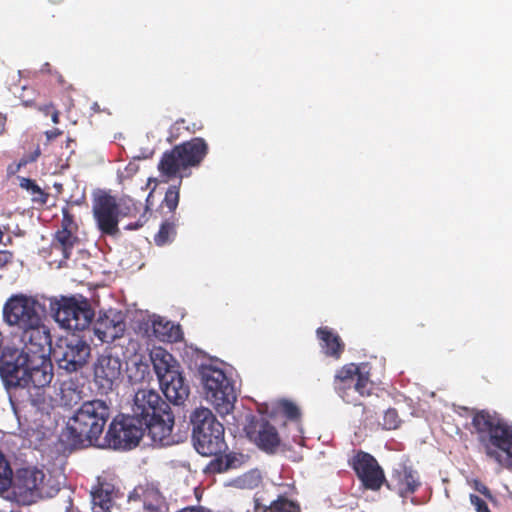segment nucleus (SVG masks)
<instances>
[{"mask_svg":"<svg viewBox=\"0 0 512 512\" xmlns=\"http://www.w3.org/2000/svg\"><path fill=\"white\" fill-rule=\"evenodd\" d=\"M52 310L56 322L70 331L86 329L94 317L90 303L84 298H62L52 305Z\"/></svg>","mask_w":512,"mask_h":512,"instance_id":"8","label":"nucleus"},{"mask_svg":"<svg viewBox=\"0 0 512 512\" xmlns=\"http://www.w3.org/2000/svg\"><path fill=\"white\" fill-rule=\"evenodd\" d=\"M398 481V489L401 496L413 493L419 486L418 478L412 470L403 467L395 473Z\"/></svg>","mask_w":512,"mask_h":512,"instance_id":"28","label":"nucleus"},{"mask_svg":"<svg viewBox=\"0 0 512 512\" xmlns=\"http://www.w3.org/2000/svg\"><path fill=\"white\" fill-rule=\"evenodd\" d=\"M118 207L120 216H132L140 211L142 204L135 202L130 197H123L120 199Z\"/></svg>","mask_w":512,"mask_h":512,"instance_id":"34","label":"nucleus"},{"mask_svg":"<svg viewBox=\"0 0 512 512\" xmlns=\"http://www.w3.org/2000/svg\"><path fill=\"white\" fill-rule=\"evenodd\" d=\"M22 348H6L0 356V377L7 389L48 386L54 376L51 346L22 343Z\"/></svg>","mask_w":512,"mask_h":512,"instance_id":"1","label":"nucleus"},{"mask_svg":"<svg viewBox=\"0 0 512 512\" xmlns=\"http://www.w3.org/2000/svg\"><path fill=\"white\" fill-rule=\"evenodd\" d=\"M400 419L395 409H388L383 417V428L387 430L396 429L399 427Z\"/></svg>","mask_w":512,"mask_h":512,"instance_id":"37","label":"nucleus"},{"mask_svg":"<svg viewBox=\"0 0 512 512\" xmlns=\"http://www.w3.org/2000/svg\"><path fill=\"white\" fill-rule=\"evenodd\" d=\"M110 417V407L103 400L84 402L69 419L66 436L75 447L97 445Z\"/></svg>","mask_w":512,"mask_h":512,"instance_id":"3","label":"nucleus"},{"mask_svg":"<svg viewBox=\"0 0 512 512\" xmlns=\"http://www.w3.org/2000/svg\"><path fill=\"white\" fill-rule=\"evenodd\" d=\"M129 500H141L147 512H168L169 506L159 489L152 484L138 485L129 495Z\"/></svg>","mask_w":512,"mask_h":512,"instance_id":"20","label":"nucleus"},{"mask_svg":"<svg viewBox=\"0 0 512 512\" xmlns=\"http://www.w3.org/2000/svg\"><path fill=\"white\" fill-rule=\"evenodd\" d=\"M481 493L482 496H485L486 498H489L491 501H493L492 495L487 487L482 485Z\"/></svg>","mask_w":512,"mask_h":512,"instance_id":"43","label":"nucleus"},{"mask_svg":"<svg viewBox=\"0 0 512 512\" xmlns=\"http://www.w3.org/2000/svg\"><path fill=\"white\" fill-rule=\"evenodd\" d=\"M240 465L239 458L234 454H228L225 456V458H217L213 460L209 466L208 469L211 472H222L229 468H236Z\"/></svg>","mask_w":512,"mask_h":512,"instance_id":"33","label":"nucleus"},{"mask_svg":"<svg viewBox=\"0 0 512 512\" xmlns=\"http://www.w3.org/2000/svg\"><path fill=\"white\" fill-rule=\"evenodd\" d=\"M39 154H40V150H39V149H37V150L35 151V155H34V157H32V158H31V160H32V161H34V160L39 156Z\"/></svg>","mask_w":512,"mask_h":512,"instance_id":"48","label":"nucleus"},{"mask_svg":"<svg viewBox=\"0 0 512 512\" xmlns=\"http://www.w3.org/2000/svg\"><path fill=\"white\" fill-rule=\"evenodd\" d=\"M60 134H61V131L59 129H54V130H51V131H47L45 133L47 141H50V140L58 137Z\"/></svg>","mask_w":512,"mask_h":512,"instance_id":"42","label":"nucleus"},{"mask_svg":"<svg viewBox=\"0 0 512 512\" xmlns=\"http://www.w3.org/2000/svg\"><path fill=\"white\" fill-rule=\"evenodd\" d=\"M482 431H486L489 442L486 454L502 465L512 464V424L498 414L482 410Z\"/></svg>","mask_w":512,"mask_h":512,"instance_id":"6","label":"nucleus"},{"mask_svg":"<svg viewBox=\"0 0 512 512\" xmlns=\"http://www.w3.org/2000/svg\"><path fill=\"white\" fill-rule=\"evenodd\" d=\"M470 502L474 506L476 512H480V497L477 494H470Z\"/></svg>","mask_w":512,"mask_h":512,"instance_id":"41","label":"nucleus"},{"mask_svg":"<svg viewBox=\"0 0 512 512\" xmlns=\"http://www.w3.org/2000/svg\"><path fill=\"white\" fill-rule=\"evenodd\" d=\"M16 487L19 493L29 494L31 497H52L59 487L50 475L37 468H24L18 471Z\"/></svg>","mask_w":512,"mask_h":512,"instance_id":"12","label":"nucleus"},{"mask_svg":"<svg viewBox=\"0 0 512 512\" xmlns=\"http://www.w3.org/2000/svg\"><path fill=\"white\" fill-rule=\"evenodd\" d=\"M280 408L288 418L295 419L298 417V408L293 403L286 400L281 401Z\"/></svg>","mask_w":512,"mask_h":512,"instance_id":"38","label":"nucleus"},{"mask_svg":"<svg viewBox=\"0 0 512 512\" xmlns=\"http://www.w3.org/2000/svg\"><path fill=\"white\" fill-rule=\"evenodd\" d=\"M179 197V186H171L168 188L165 194L164 203L170 211H174L177 208Z\"/></svg>","mask_w":512,"mask_h":512,"instance_id":"36","label":"nucleus"},{"mask_svg":"<svg viewBox=\"0 0 512 512\" xmlns=\"http://www.w3.org/2000/svg\"><path fill=\"white\" fill-rule=\"evenodd\" d=\"M126 373L131 384L142 383L150 376L149 365L136 355L127 361Z\"/></svg>","mask_w":512,"mask_h":512,"instance_id":"27","label":"nucleus"},{"mask_svg":"<svg viewBox=\"0 0 512 512\" xmlns=\"http://www.w3.org/2000/svg\"><path fill=\"white\" fill-rule=\"evenodd\" d=\"M152 332L156 339L161 342H176L181 338L179 326L160 316H153Z\"/></svg>","mask_w":512,"mask_h":512,"instance_id":"23","label":"nucleus"},{"mask_svg":"<svg viewBox=\"0 0 512 512\" xmlns=\"http://www.w3.org/2000/svg\"><path fill=\"white\" fill-rule=\"evenodd\" d=\"M13 483V470L0 450V494L8 491Z\"/></svg>","mask_w":512,"mask_h":512,"instance_id":"31","label":"nucleus"},{"mask_svg":"<svg viewBox=\"0 0 512 512\" xmlns=\"http://www.w3.org/2000/svg\"><path fill=\"white\" fill-rule=\"evenodd\" d=\"M290 492L284 491L278 495V498L264 510V512H300L297 503L287 498L293 491L292 487H288Z\"/></svg>","mask_w":512,"mask_h":512,"instance_id":"29","label":"nucleus"},{"mask_svg":"<svg viewBox=\"0 0 512 512\" xmlns=\"http://www.w3.org/2000/svg\"><path fill=\"white\" fill-rule=\"evenodd\" d=\"M252 437L256 444L267 452H272L280 442L276 429L268 422L259 423Z\"/></svg>","mask_w":512,"mask_h":512,"instance_id":"24","label":"nucleus"},{"mask_svg":"<svg viewBox=\"0 0 512 512\" xmlns=\"http://www.w3.org/2000/svg\"><path fill=\"white\" fill-rule=\"evenodd\" d=\"M126 329L125 317L121 311L110 309L99 316L94 324L95 336L102 342H113L123 336Z\"/></svg>","mask_w":512,"mask_h":512,"instance_id":"18","label":"nucleus"},{"mask_svg":"<svg viewBox=\"0 0 512 512\" xmlns=\"http://www.w3.org/2000/svg\"><path fill=\"white\" fill-rule=\"evenodd\" d=\"M150 360L153 364L159 383L165 379L167 375H172V372L179 371L176 360L169 352L161 347H155L151 350Z\"/></svg>","mask_w":512,"mask_h":512,"instance_id":"22","label":"nucleus"},{"mask_svg":"<svg viewBox=\"0 0 512 512\" xmlns=\"http://www.w3.org/2000/svg\"><path fill=\"white\" fill-rule=\"evenodd\" d=\"M317 334L321 341V348L324 353L338 358L343 350V343L339 336L328 328H319Z\"/></svg>","mask_w":512,"mask_h":512,"instance_id":"26","label":"nucleus"},{"mask_svg":"<svg viewBox=\"0 0 512 512\" xmlns=\"http://www.w3.org/2000/svg\"><path fill=\"white\" fill-rule=\"evenodd\" d=\"M3 238H4V233L2 232V230L0 229V244H6L4 241H3Z\"/></svg>","mask_w":512,"mask_h":512,"instance_id":"47","label":"nucleus"},{"mask_svg":"<svg viewBox=\"0 0 512 512\" xmlns=\"http://www.w3.org/2000/svg\"><path fill=\"white\" fill-rule=\"evenodd\" d=\"M13 255L9 251H0V268L5 267L12 261Z\"/></svg>","mask_w":512,"mask_h":512,"instance_id":"40","label":"nucleus"},{"mask_svg":"<svg viewBox=\"0 0 512 512\" xmlns=\"http://www.w3.org/2000/svg\"><path fill=\"white\" fill-rule=\"evenodd\" d=\"M262 482V475L259 470H250L230 482V485L239 489H254Z\"/></svg>","mask_w":512,"mask_h":512,"instance_id":"30","label":"nucleus"},{"mask_svg":"<svg viewBox=\"0 0 512 512\" xmlns=\"http://www.w3.org/2000/svg\"><path fill=\"white\" fill-rule=\"evenodd\" d=\"M142 225H143V223L136 222L135 224H129L126 228L128 230H133V229H137V228L141 227Z\"/></svg>","mask_w":512,"mask_h":512,"instance_id":"45","label":"nucleus"},{"mask_svg":"<svg viewBox=\"0 0 512 512\" xmlns=\"http://www.w3.org/2000/svg\"><path fill=\"white\" fill-rule=\"evenodd\" d=\"M93 512H112L114 500L113 487L110 484H101L91 492Z\"/></svg>","mask_w":512,"mask_h":512,"instance_id":"25","label":"nucleus"},{"mask_svg":"<svg viewBox=\"0 0 512 512\" xmlns=\"http://www.w3.org/2000/svg\"><path fill=\"white\" fill-rule=\"evenodd\" d=\"M76 232L77 225L73 217L64 210L61 228L55 233L50 247L52 255L60 256L57 259L59 265L70 257L74 246L78 243Z\"/></svg>","mask_w":512,"mask_h":512,"instance_id":"15","label":"nucleus"},{"mask_svg":"<svg viewBox=\"0 0 512 512\" xmlns=\"http://www.w3.org/2000/svg\"><path fill=\"white\" fill-rule=\"evenodd\" d=\"M200 376L206 400L220 415L229 414L237 398L232 380L222 369L213 365L201 366Z\"/></svg>","mask_w":512,"mask_h":512,"instance_id":"5","label":"nucleus"},{"mask_svg":"<svg viewBox=\"0 0 512 512\" xmlns=\"http://www.w3.org/2000/svg\"><path fill=\"white\" fill-rule=\"evenodd\" d=\"M365 367L356 364H348L338 371L335 377V385L339 395L347 403H357L356 394L360 396L370 395L372 383Z\"/></svg>","mask_w":512,"mask_h":512,"instance_id":"10","label":"nucleus"},{"mask_svg":"<svg viewBox=\"0 0 512 512\" xmlns=\"http://www.w3.org/2000/svg\"><path fill=\"white\" fill-rule=\"evenodd\" d=\"M482 512H491L486 503L482 501Z\"/></svg>","mask_w":512,"mask_h":512,"instance_id":"46","label":"nucleus"},{"mask_svg":"<svg viewBox=\"0 0 512 512\" xmlns=\"http://www.w3.org/2000/svg\"><path fill=\"white\" fill-rule=\"evenodd\" d=\"M477 420H478V416L476 415V416L474 417V419H473V422H474V424H475V426H476V427H477V425H478V424H477Z\"/></svg>","mask_w":512,"mask_h":512,"instance_id":"49","label":"nucleus"},{"mask_svg":"<svg viewBox=\"0 0 512 512\" xmlns=\"http://www.w3.org/2000/svg\"><path fill=\"white\" fill-rule=\"evenodd\" d=\"M143 436V427L135 417L121 415L110 423L104 437V442L99 447H108L115 450L131 449L138 445Z\"/></svg>","mask_w":512,"mask_h":512,"instance_id":"9","label":"nucleus"},{"mask_svg":"<svg viewBox=\"0 0 512 512\" xmlns=\"http://www.w3.org/2000/svg\"><path fill=\"white\" fill-rule=\"evenodd\" d=\"M207 153V145L201 138L175 146L165 152L158 164V170L165 182L176 177L181 170L191 166H197Z\"/></svg>","mask_w":512,"mask_h":512,"instance_id":"7","label":"nucleus"},{"mask_svg":"<svg viewBox=\"0 0 512 512\" xmlns=\"http://www.w3.org/2000/svg\"><path fill=\"white\" fill-rule=\"evenodd\" d=\"M168 405L162 400L160 395L152 389H139L134 396L132 405V415L136 421L141 423L156 419L160 413L165 412Z\"/></svg>","mask_w":512,"mask_h":512,"instance_id":"13","label":"nucleus"},{"mask_svg":"<svg viewBox=\"0 0 512 512\" xmlns=\"http://www.w3.org/2000/svg\"><path fill=\"white\" fill-rule=\"evenodd\" d=\"M156 419L151 421L141 422L143 432L148 431L149 435L154 442H158L160 445L167 446L174 443V439L171 436L174 419L170 412L160 413Z\"/></svg>","mask_w":512,"mask_h":512,"instance_id":"19","label":"nucleus"},{"mask_svg":"<svg viewBox=\"0 0 512 512\" xmlns=\"http://www.w3.org/2000/svg\"><path fill=\"white\" fill-rule=\"evenodd\" d=\"M192 436L195 449L204 456L221 453L226 444L224 441V427L217 421L210 409L196 408L190 415Z\"/></svg>","mask_w":512,"mask_h":512,"instance_id":"4","label":"nucleus"},{"mask_svg":"<svg viewBox=\"0 0 512 512\" xmlns=\"http://www.w3.org/2000/svg\"><path fill=\"white\" fill-rule=\"evenodd\" d=\"M93 215L99 230L107 235L119 232V207L116 199L104 194L98 196L93 203Z\"/></svg>","mask_w":512,"mask_h":512,"instance_id":"14","label":"nucleus"},{"mask_svg":"<svg viewBox=\"0 0 512 512\" xmlns=\"http://www.w3.org/2000/svg\"><path fill=\"white\" fill-rule=\"evenodd\" d=\"M122 362L118 356L102 354L94 365V378L99 388L107 393L120 381Z\"/></svg>","mask_w":512,"mask_h":512,"instance_id":"16","label":"nucleus"},{"mask_svg":"<svg viewBox=\"0 0 512 512\" xmlns=\"http://www.w3.org/2000/svg\"><path fill=\"white\" fill-rule=\"evenodd\" d=\"M43 306L33 297L23 294L11 296L4 305V321L21 330L22 343L51 346V335L43 323Z\"/></svg>","mask_w":512,"mask_h":512,"instance_id":"2","label":"nucleus"},{"mask_svg":"<svg viewBox=\"0 0 512 512\" xmlns=\"http://www.w3.org/2000/svg\"><path fill=\"white\" fill-rule=\"evenodd\" d=\"M66 512H80L77 508L73 506L70 500H68V506L66 507Z\"/></svg>","mask_w":512,"mask_h":512,"instance_id":"44","label":"nucleus"},{"mask_svg":"<svg viewBox=\"0 0 512 512\" xmlns=\"http://www.w3.org/2000/svg\"><path fill=\"white\" fill-rule=\"evenodd\" d=\"M353 468L367 489L378 490L385 480L378 462L368 453L358 452L353 458Z\"/></svg>","mask_w":512,"mask_h":512,"instance_id":"17","label":"nucleus"},{"mask_svg":"<svg viewBox=\"0 0 512 512\" xmlns=\"http://www.w3.org/2000/svg\"><path fill=\"white\" fill-rule=\"evenodd\" d=\"M91 354L90 345L77 337L60 339L53 349V356L60 369L69 373L81 369Z\"/></svg>","mask_w":512,"mask_h":512,"instance_id":"11","label":"nucleus"},{"mask_svg":"<svg viewBox=\"0 0 512 512\" xmlns=\"http://www.w3.org/2000/svg\"><path fill=\"white\" fill-rule=\"evenodd\" d=\"M19 185L30 193L33 202L44 204L47 200V194L31 179L21 177L19 178Z\"/></svg>","mask_w":512,"mask_h":512,"instance_id":"32","label":"nucleus"},{"mask_svg":"<svg viewBox=\"0 0 512 512\" xmlns=\"http://www.w3.org/2000/svg\"><path fill=\"white\" fill-rule=\"evenodd\" d=\"M160 386L166 398L176 405L182 404L189 395V386L185 383L180 371L167 375L160 382Z\"/></svg>","mask_w":512,"mask_h":512,"instance_id":"21","label":"nucleus"},{"mask_svg":"<svg viewBox=\"0 0 512 512\" xmlns=\"http://www.w3.org/2000/svg\"><path fill=\"white\" fill-rule=\"evenodd\" d=\"M175 235V228L171 223H163L160 230L154 237V241L158 246L170 243Z\"/></svg>","mask_w":512,"mask_h":512,"instance_id":"35","label":"nucleus"},{"mask_svg":"<svg viewBox=\"0 0 512 512\" xmlns=\"http://www.w3.org/2000/svg\"><path fill=\"white\" fill-rule=\"evenodd\" d=\"M40 110L44 111L46 114L51 113L53 123L57 124L59 122V113L58 111L54 110L51 105L41 107Z\"/></svg>","mask_w":512,"mask_h":512,"instance_id":"39","label":"nucleus"}]
</instances>
